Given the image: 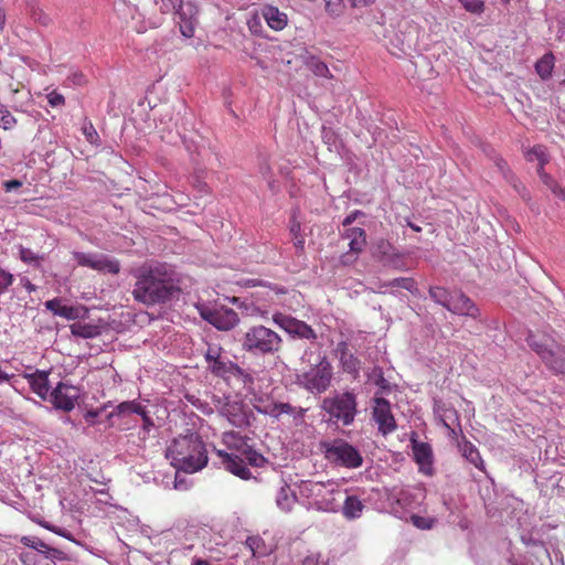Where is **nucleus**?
<instances>
[{
	"mask_svg": "<svg viewBox=\"0 0 565 565\" xmlns=\"http://www.w3.org/2000/svg\"><path fill=\"white\" fill-rule=\"evenodd\" d=\"M181 471L182 470H177V472H175L174 488L177 490H186L189 486H188V482L183 478H181V476H180Z\"/></svg>",
	"mask_w": 565,
	"mask_h": 565,
	"instance_id": "nucleus-61",
	"label": "nucleus"
},
{
	"mask_svg": "<svg viewBox=\"0 0 565 565\" xmlns=\"http://www.w3.org/2000/svg\"><path fill=\"white\" fill-rule=\"evenodd\" d=\"M390 52L396 56L407 54L415 47L419 38V26L412 20L401 19L392 31L385 34Z\"/></svg>",
	"mask_w": 565,
	"mask_h": 565,
	"instance_id": "nucleus-9",
	"label": "nucleus"
},
{
	"mask_svg": "<svg viewBox=\"0 0 565 565\" xmlns=\"http://www.w3.org/2000/svg\"><path fill=\"white\" fill-rule=\"evenodd\" d=\"M340 365L342 370L351 374L353 377H358L361 371V361L358 356H355L351 351L344 353L343 356L339 359Z\"/></svg>",
	"mask_w": 565,
	"mask_h": 565,
	"instance_id": "nucleus-33",
	"label": "nucleus"
},
{
	"mask_svg": "<svg viewBox=\"0 0 565 565\" xmlns=\"http://www.w3.org/2000/svg\"><path fill=\"white\" fill-rule=\"evenodd\" d=\"M22 184H23L22 181L14 179V180L4 181L2 183V186L6 192H12V191L20 189L22 186Z\"/></svg>",
	"mask_w": 565,
	"mask_h": 565,
	"instance_id": "nucleus-59",
	"label": "nucleus"
},
{
	"mask_svg": "<svg viewBox=\"0 0 565 565\" xmlns=\"http://www.w3.org/2000/svg\"><path fill=\"white\" fill-rule=\"evenodd\" d=\"M45 307L47 310L52 311L55 316L66 318V319H75V309L71 306L63 305L58 299H52L45 302Z\"/></svg>",
	"mask_w": 565,
	"mask_h": 565,
	"instance_id": "nucleus-35",
	"label": "nucleus"
},
{
	"mask_svg": "<svg viewBox=\"0 0 565 565\" xmlns=\"http://www.w3.org/2000/svg\"><path fill=\"white\" fill-rule=\"evenodd\" d=\"M342 236L349 239L350 252L361 253L366 246V233L361 227H349L342 233Z\"/></svg>",
	"mask_w": 565,
	"mask_h": 565,
	"instance_id": "nucleus-25",
	"label": "nucleus"
},
{
	"mask_svg": "<svg viewBox=\"0 0 565 565\" xmlns=\"http://www.w3.org/2000/svg\"><path fill=\"white\" fill-rule=\"evenodd\" d=\"M259 173L265 180H267L269 188H273V181L270 180L271 168L266 159H263L259 162Z\"/></svg>",
	"mask_w": 565,
	"mask_h": 565,
	"instance_id": "nucleus-56",
	"label": "nucleus"
},
{
	"mask_svg": "<svg viewBox=\"0 0 565 565\" xmlns=\"http://www.w3.org/2000/svg\"><path fill=\"white\" fill-rule=\"evenodd\" d=\"M245 545L249 548L252 556L255 558L268 556L273 552V548L268 546L265 540L259 535L248 536L245 541Z\"/></svg>",
	"mask_w": 565,
	"mask_h": 565,
	"instance_id": "nucleus-28",
	"label": "nucleus"
},
{
	"mask_svg": "<svg viewBox=\"0 0 565 565\" xmlns=\"http://www.w3.org/2000/svg\"><path fill=\"white\" fill-rule=\"evenodd\" d=\"M454 291H450L440 286H433L429 288V297L438 305L443 306L447 310L451 303Z\"/></svg>",
	"mask_w": 565,
	"mask_h": 565,
	"instance_id": "nucleus-34",
	"label": "nucleus"
},
{
	"mask_svg": "<svg viewBox=\"0 0 565 565\" xmlns=\"http://www.w3.org/2000/svg\"><path fill=\"white\" fill-rule=\"evenodd\" d=\"M19 257L20 259L29 265L39 267L43 257L34 253L31 248L24 247L22 245L19 246Z\"/></svg>",
	"mask_w": 565,
	"mask_h": 565,
	"instance_id": "nucleus-44",
	"label": "nucleus"
},
{
	"mask_svg": "<svg viewBox=\"0 0 565 565\" xmlns=\"http://www.w3.org/2000/svg\"><path fill=\"white\" fill-rule=\"evenodd\" d=\"M537 174L542 182L551 190V192L559 200L565 201V188L561 186L550 174L544 170H537Z\"/></svg>",
	"mask_w": 565,
	"mask_h": 565,
	"instance_id": "nucleus-37",
	"label": "nucleus"
},
{
	"mask_svg": "<svg viewBox=\"0 0 565 565\" xmlns=\"http://www.w3.org/2000/svg\"><path fill=\"white\" fill-rule=\"evenodd\" d=\"M529 161H539V169L544 170V166L548 162V156L544 146L537 145L529 149L525 153Z\"/></svg>",
	"mask_w": 565,
	"mask_h": 565,
	"instance_id": "nucleus-38",
	"label": "nucleus"
},
{
	"mask_svg": "<svg viewBox=\"0 0 565 565\" xmlns=\"http://www.w3.org/2000/svg\"><path fill=\"white\" fill-rule=\"evenodd\" d=\"M198 310L203 320L221 331L232 330L239 322L238 315L231 308H212L206 305H200Z\"/></svg>",
	"mask_w": 565,
	"mask_h": 565,
	"instance_id": "nucleus-13",
	"label": "nucleus"
},
{
	"mask_svg": "<svg viewBox=\"0 0 565 565\" xmlns=\"http://www.w3.org/2000/svg\"><path fill=\"white\" fill-rule=\"evenodd\" d=\"M303 64L316 75L319 77L324 78H331L332 75L329 71V67L327 64L322 61H320L317 56L310 54L309 52H306L305 55H302Z\"/></svg>",
	"mask_w": 565,
	"mask_h": 565,
	"instance_id": "nucleus-29",
	"label": "nucleus"
},
{
	"mask_svg": "<svg viewBox=\"0 0 565 565\" xmlns=\"http://www.w3.org/2000/svg\"><path fill=\"white\" fill-rule=\"evenodd\" d=\"M19 541L29 547L28 551H22L19 554L23 565H56V561L66 559V554L63 551L50 546L38 536L24 535Z\"/></svg>",
	"mask_w": 565,
	"mask_h": 565,
	"instance_id": "nucleus-7",
	"label": "nucleus"
},
{
	"mask_svg": "<svg viewBox=\"0 0 565 565\" xmlns=\"http://www.w3.org/2000/svg\"><path fill=\"white\" fill-rule=\"evenodd\" d=\"M439 418L444 427L448 429L449 434H456V429L452 428L450 425L451 423H456L458 428L460 429L459 414L452 406L445 409L444 413H439Z\"/></svg>",
	"mask_w": 565,
	"mask_h": 565,
	"instance_id": "nucleus-41",
	"label": "nucleus"
},
{
	"mask_svg": "<svg viewBox=\"0 0 565 565\" xmlns=\"http://www.w3.org/2000/svg\"><path fill=\"white\" fill-rule=\"evenodd\" d=\"M466 11L481 14L484 11V0H459Z\"/></svg>",
	"mask_w": 565,
	"mask_h": 565,
	"instance_id": "nucleus-51",
	"label": "nucleus"
},
{
	"mask_svg": "<svg viewBox=\"0 0 565 565\" xmlns=\"http://www.w3.org/2000/svg\"><path fill=\"white\" fill-rule=\"evenodd\" d=\"M295 501L296 495L294 494L289 486L286 483L281 486L276 495L277 507L282 511L288 512L291 510Z\"/></svg>",
	"mask_w": 565,
	"mask_h": 565,
	"instance_id": "nucleus-32",
	"label": "nucleus"
},
{
	"mask_svg": "<svg viewBox=\"0 0 565 565\" xmlns=\"http://www.w3.org/2000/svg\"><path fill=\"white\" fill-rule=\"evenodd\" d=\"M306 412V408L292 406L289 403H281L280 405L281 415L291 416L296 425H300L303 423Z\"/></svg>",
	"mask_w": 565,
	"mask_h": 565,
	"instance_id": "nucleus-43",
	"label": "nucleus"
},
{
	"mask_svg": "<svg viewBox=\"0 0 565 565\" xmlns=\"http://www.w3.org/2000/svg\"><path fill=\"white\" fill-rule=\"evenodd\" d=\"M177 291L174 271L167 265L140 268L136 273L134 299L145 306H154L170 300Z\"/></svg>",
	"mask_w": 565,
	"mask_h": 565,
	"instance_id": "nucleus-1",
	"label": "nucleus"
},
{
	"mask_svg": "<svg viewBox=\"0 0 565 565\" xmlns=\"http://www.w3.org/2000/svg\"><path fill=\"white\" fill-rule=\"evenodd\" d=\"M143 406L137 401H126L116 406V408L110 413V417L113 416H122L127 414H139Z\"/></svg>",
	"mask_w": 565,
	"mask_h": 565,
	"instance_id": "nucleus-39",
	"label": "nucleus"
},
{
	"mask_svg": "<svg viewBox=\"0 0 565 565\" xmlns=\"http://www.w3.org/2000/svg\"><path fill=\"white\" fill-rule=\"evenodd\" d=\"M332 375V366L327 356H319L318 363L299 377V384L312 394H321L331 385Z\"/></svg>",
	"mask_w": 565,
	"mask_h": 565,
	"instance_id": "nucleus-12",
	"label": "nucleus"
},
{
	"mask_svg": "<svg viewBox=\"0 0 565 565\" xmlns=\"http://www.w3.org/2000/svg\"><path fill=\"white\" fill-rule=\"evenodd\" d=\"M462 456L477 469L484 471V461L482 460L478 448L470 441L465 440L460 446Z\"/></svg>",
	"mask_w": 565,
	"mask_h": 565,
	"instance_id": "nucleus-30",
	"label": "nucleus"
},
{
	"mask_svg": "<svg viewBox=\"0 0 565 565\" xmlns=\"http://www.w3.org/2000/svg\"><path fill=\"white\" fill-rule=\"evenodd\" d=\"M320 407L329 423L350 426L358 414L356 395L352 391L334 392L323 398Z\"/></svg>",
	"mask_w": 565,
	"mask_h": 565,
	"instance_id": "nucleus-5",
	"label": "nucleus"
},
{
	"mask_svg": "<svg viewBox=\"0 0 565 565\" xmlns=\"http://www.w3.org/2000/svg\"><path fill=\"white\" fill-rule=\"evenodd\" d=\"M50 371L35 370L32 373H23V377L28 381L31 390L42 401H46L50 397L53 387L50 385L49 380Z\"/></svg>",
	"mask_w": 565,
	"mask_h": 565,
	"instance_id": "nucleus-21",
	"label": "nucleus"
},
{
	"mask_svg": "<svg viewBox=\"0 0 565 565\" xmlns=\"http://www.w3.org/2000/svg\"><path fill=\"white\" fill-rule=\"evenodd\" d=\"M320 563V554L319 553H311L308 556H306L301 564L302 565H319Z\"/></svg>",
	"mask_w": 565,
	"mask_h": 565,
	"instance_id": "nucleus-60",
	"label": "nucleus"
},
{
	"mask_svg": "<svg viewBox=\"0 0 565 565\" xmlns=\"http://www.w3.org/2000/svg\"><path fill=\"white\" fill-rule=\"evenodd\" d=\"M214 406L218 415L236 428H247L254 420L252 409L242 399L222 396L214 399Z\"/></svg>",
	"mask_w": 565,
	"mask_h": 565,
	"instance_id": "nucleus-10",
	"label": "nucleus"
},
{
	"mask_svg": "<svg viewBox=\"0 0 565 565\" xmlns=\"http://www.w3.org/2000/svg\"><path fill=\"white\" fill-rule=\"evenodd\" d=\"M361 214H362V212H361V211H358V210H356V211L351 212V213H350L349 215H347V216L344 217V220L342 221V225H343V227L349 228V227H350V225H351V224L356 220V217H358L359 215H361Z\"/></svg>",
	"mask_w": 565,
	"mask_h": 565,
	"instance_id": "nucleus-62",
	"label": "nucleus"
},
{
	"mask_svg": "<svg viewBox=\"0 0 565 565\" xmlns=\"http://www.w3.org/2000/svg\"><path fill=\"white\" fill-rule=\"evenodd\" d=\"M280 405L281 403H271L264 407H256V409L260 414L268 415L273 418L279 419V417L281 416Z\"/></svg>",
	"mask_w": 565,
	"mask_h": 565,
	"instance_id": "nucleus-53",
	"label": "nucleus"
},
{
	"mask_svg": "<svg viewBox=\"0 0 565 565\" xmlns=\"http://www.w3.org/2000/svg\"><path fill=\"white\" fill-rule=\"evenodd\" d=\"M412 449L414 460L419 466V471L431 476L434 473V455L430 445L412 438Z\"/></svg>",
	"mask_w": 565,
	"mask_h": 565,
	"instance_id": "nucleus-20",
	"label": "nucleus"
},
{
	"mask_svg": "<svg viewBox=\"0 0 565 565\" xmlns=\"http://www.w3.org/2000/svg\"><path fill=\"white\" fill-rule=\"evenodd\" d=\"M343 494L341 490L334 489V493L324 494L321 501L318 502V511L337 513L340 511L341 504L339 502L340 497Z\"/></svg>",
	"mask_w": 565,
	"mask_h": 565,
	"instance_id": "nucleus-31",
	"label": "nucleus"
},
{
	"mask_svg": "<svg viewBox=\"0 0 565 565\" xmlns=\"http://www.w3.org/2000/svg\"><path fill=\"white\" fill-rule=\"evenodd\" d=\"M68 81L72 82L74 85H83L85 82V77L79 72H74L72 75L68 76Z\"/></svg>",
	"mask_w": 565,
	"mask_h": 565,
	"instance_id": "nucleus-63",
	"label": "nucleus"
},
{
	"mask_svg": "<svg viewBox=\"0 0 565 565\" xmlns=\"http://www.w3.org/2000/svg\"><path fill=\"white\" fill-rule=\"evenodd\" d=\"M238 342L242 351L252 356L274 355L280 351L282 345L281 337L262 324L249 327Z\"/></svg>",
	"mask_w": 565,
	"mask_h": 565,
	"instance_id": "nucleus-4",
	"label": "nucleus"
},
{
	"mask_svg": "<svg viewBox=\"0 0 565 565\" xmlns=\"http://www.w3.org/2000/svg\"><path fill=\"white\" fill-rule=\"evenodd\" d=\"M382 286L383 287H397V288H402V289H405V290H407V291H409L412 294H415L418 290L416 280L414 278H411V277L394 278L392 280L383 282Z\"/></svg>",
	"mask_w": 565,
	"mask_h": 565,
	"instance_id": "nucleus-40",
	"label": "nucleus"
},
{
	"mask_svg": "<svg viewBox=\"0 0 565 565\" xmlns=\"http://www.w3.org/2000/svg\"><path fill=\"white\" fill-rule=\"evenodd\" d=\"M527 345L542 360L544 365L556 375H565V348L546 338L539 339L529 332L525 339Z\"/></svg>",
	"mask_w": 565,
	"mask_h": 565,
	"instance_id": "nucleus-8",
	"label": "nucleus"
},
{
	"mask_svg": "<svg viewBox=\"0 0 565 565\" xmlns=\"http://www.w3.org/2000/svg\"><path fill=\"white\" fill-rule=\"evenodd\" d=\"M332 486L331 482L323 483L320 481L303 480L299 484V492L302 497L311 500V504L317 509L318 502L322 500L324 494H333L334 488H328Z\"/></svg>",
	"mask_w": 565,
	"mask_h": 565,
	"instance_id": "nucleus-19",
	"label": "nucleus"
},
{
	"mask_svg": "<svg viewBox=\"0 0 565 565\" xmlns=\"http://www.w3.org/2000/svg\"><path fill=\"white\" fill-rule=\"evenodd\" d=\"M79 395L81 392L78 387L68 382H58L56 386L52 388L47 401L55 409L68 413L75 408Z\"/></svg>",
	"mask_w": 565,
	"mask_h": 565,
	"instance_id": "nucleus-16",
	"label": "nucleus"
},
{
	"mask_svg": "<svg viewBox=\"0 0 565 565\" xmlns=\"http://www.w3.org/2000/svg\"><path fill=\"white\" fill-rule=\"evenodd\" d=\"M222 351L223 350L220 345L210 344L204 353V359L207 365L212 364L215 360L221 359L223 356Z\"/></svg>",
	"mask_w": 565,
	"mask_h": 565,
	"instance_id": "nucleus-52",
	"label": "nucleus"
},
{
	"mask_svg": "<svg viewBox=\"0 0 565 565\" xmlns=\"http://www.w3.org/2000/svg\"><path fill=\"white\" fill-rule=\"evenodd\" d=\"M273 321L292 337L307 340L317 339L315 330L305 321L298 320L281 312L275 313L273 316Z\"/></svg>",
	"mask_w": 565,
	"mask_h": 565,
	"instance_id": "nucleus-17",
	"label": "nucleus"
},
{
	"mask_svg": "<svg viewBox=\"0 0 565 565\" xmlns=\"http://www.w3.org/2000/svg\"><path fill=\"white\" fill-rule=\"evenodd\" d=\"M223 441L230 451L217 450L222 465L228 472L243 480L252 478L247 465L263 467L267 462L266 458L249 446L246 439L236 431H225L223 434Z\"/></svg>",
	"mask_w": 565,
	"mask_h": 565,
	"instance_id": "nucleus-2",
	"label": "nucleus"
},
{
	"mask_svg": "<svg viewBox=\"0 0 565 565\" xmlns=\"http://www.w3.org/2000/svg\"><path fill=\"white\" fill-rule=\"evenodd\" d=\"M46 98L51 107H61L65 104L64 96L56 90H52L51 93H49L46 95Z\"/></svg>",
	"mask_w": 565,
	"mask_h": 565,
	"instance_id": "nucleus-55",
	"label": "nucleus"
},
{
	"mask_svg": "<svg viewBox=\"0 0 565 565\" xmlns=\"http://www.w3.org/2000/svg\"><path fill=\"white\" fill-rule=\"evenodd\" d=\"M138 415H140L142 419V427L139 431V436L141 439H146L149 436L151 429L154 427V423L148 415V412L145 407L141 408V412H139Z\"/></svg>",
	"mask_w": 565,
	"mask_h": 565,
	"instance_id": "nucleus-48",
	"label": "nucleus"
},
{
	"mask_svg": "<svg viewBox=\"0 0 565 565\" xmlns=\"http://www.w3.org/2000/svg\"><path fill=\"white\" fill-rule=\"evenodd\" d=\"M17 124V119L11 114V111L4 106L0 104V127L4 130L12 129Z\"/></svg>",
	"mask_w": 565,
	"mask_h": 565,
	"instance_id": "nucleus-46",
	"label": "nucleus"
},
{
	"mask_svg": "<svg viewBox=\"0 0 565 565\" xmlns=\"http://www.w3.org/2000/svg\"><path fill=\"white\" fill-rule=\"evenodd\" d=\"M72 334L83 339H92L98 335L97 327L88 323H74L71 327Z\"/></svg>",
	"mask_w": 565,
	"mask_h": 565,
	"instance_id": "nucleus-42",
	"label": "nucleus"
},
{
	"mask_svg": "<svg viewBox=\"0 0 565 565\" xmlns=\"http://www.w3.org/2000/svg\"><path fill=\"white\" fill-rule=\"evenodd\" d=\"M326 10L333 15H338L341 12L342 0H323Z\"/></svg>",
	"mask_w": 565,
	"mask_h": 565,
	"instance_id": "nucleus-57",
	"label": "nucleus"
},
{
	"mask_svg": "<svg viewBox=\"0 0 565 565\" xmlns=\"http://www.w3.org/2000/svg\"><path fill=\"white\" fill-rule=\"evenodd\" d=\"M166 457L175 470L185 473L202 470L209 461L205 444L195 433L174 438L167 447Z\"/></svg>",
	"mask_w": 565,
	"mask_h": 565,
	"instance_id": "nucleus-3",
	"label": "nucleus"
},
{
	"mask_svg": "<svg viewBox=\"0 0 565 565\" xmlns=\"http://www.w3.org/2000/svg\"><path fill=\"white\" fill-rule=\"evenodd\" d=\"M372 415L382 435L385 436L396 430L397 425L392 414L391 404L384 397L374 399Z\"/></svg>",
	"mask_w": 565,
	"mask_h": 565,
	"instance_id": "nucleus-18",
	"label": "nucleus"
},
{
	"mask_svg": "<svg viewBox=\"0 0 565 565\" xmlns=\"http://www.w3.org/2000/svg\"><path fill=\"white\" fill-rule=\"evenodd\" d=\"M162 13L174 12L181 34L191 39L196 25L198 8L192 2L183 3L182 0H156Z\"/></svg>",
	"mask_w": 565,
	"mask_h": 565,
	"instance_id": "nucleus-11",
	"label": "nucleus"
},
{
	"mask_svg": "<svg viewBox=\"0 0 565 565\" xmlns=\"http://www.w3.org/2000/svg\"><path fill=\"white\" fill-rule=\"evenodd\" d=\"M324 459L334 467L358 469L363 465V456L358 447L342 438L320 441Z\"/></svg>",
	"mask_w": 565,
	"mask_h": 565,
	"instance_id": "nucleus-6",
	"label": "nucleus"
},
{
	"mask_svg": "<svg viewBox=\"0 0 565 565\" xmlns=\"http://www.w3.org/2000/svg\"><path fill=\"white\" fill-rule=\"evenodd\" d=\"M20 284L23 288L28 290L29 294L35 291L36 286L31 282V280L28 277H21Z\"/></svg>",
	"mask_w": 565,
	"mask_h": 565,
	"instance_id": "nucleus-64",
	"label": "nucleus"
},
{
	"mask_svg": "<svg viewBox=\"0 0 565 565\" xmlns=\"http://www.w3.org/2000/svg\"><path fill=\"white\" fill-rule=\"evenodd\" d=\"M412 523L420 530H430L436 524L437 520L429 516H420L417 514H411Z\"/></svg>",
	"mask_w": 565,
	"mask_h": 565,
	"instance_id": "nucleus-49",
	"label": "nucleus"
},
{
	"mask_svg": "<svg viewBox=\"0 0 565 565\" xmlns=\"http://www.w3.org/2000/svg\"><path fill=\"white\" fill-rule=\"evenodd\" d=\"M373 255L385 266L399 267L401 255L386 239H379L373 248Z\"/></svg>",
	"mask_w": 565,
	"mask_h": 565,
	"instance_id": "nucleus-23",
	"label": "nucleus"
},
{
	"mask_svg": "<svg viewBox=\"0 0 565 565\" xmlns=\"http://www.w3.org/2000/svg\"><path fill=\"white\" fill-rule=\"evenodd\" d=\"M495 166L499 171L502 173V177L509 182L516 191H519V186L516 184L515 175L509 170L507 162L502 158H498L495 160Z\"/></svg>",
	"mask_w": 565,
	"mask_h": 565,
	"instance_id": "nucleus-47",
	"label": "nucleus"
},
{
	"mask_svg": "<svg viewBox=\"0 0 565 565\" xmlns=\"http://www.w3.org/2000/svg\"><path fill=\"white\" fill-rule=\"evenodd\" d=\"M207 370L214 376L222 377L226 382L236 380L243 385L253 383V376L247 371L224 355L221 359L215 360L212 364L207 365Z\"/></svg>",
	"mask_w": 565,
	"mask_h": 565,
	"instance_id": "nucleus-15",
	"label": "nucleus"
},
{
	"mask_svg": "<svg viewBox=\"0 0 565 565\" xmlns=\"http://www.w3.org/2000/svg\"><path fill=\"white\" fill-rule=\"evenodd\" d=\"M554 67L553 54H545L535 63V71L542 79L551 77Z\"/></svg>",
	"mask_w": 565,
	"mask_h": 565,
	"instance_id": "nucleus-36",
	"label": "nucleus"
},
{
	"mask_svg": "<svg viewBox=\"0 0 565 565\" xmlns=\"http://www.w3.org/2000/svg\"><path fill=\"white\" fill-rule=\"evenodd\" d=\"M450 312L459 316L477 318L479 309L477 305L462 291H454L451 303L448 309Z\"/></svg>",
	"mask_w": 565,
	"mask_h": 565,
	"instance_id": "nucleus-22",
	"label": "nucleus"
},
{
	"mask_svg": "<svg viewBox=\"0 0 565 565\" xmlns=\"http://www.w3.org/2000/svg\"><path fill=\"white\" fill-rule=\"evenodd\" d=\"M350 352L349 344L347 340H341L337 343L334 348V354L338 359L344 355V353Z\"/></svg>",
	"mask_w": 565,
	"mask_h": 565,
	"instance_id": "nucleus-58",
	"label": "nucleus"
},
{
	"mask_svg": "<svg viewBox=\"0 0 565 565\" xmlns=\"http://www.w3.org/2000/svg\"><path fill=\"white\" fill-rule=\"evenodd\" d=\"M262 13L273 30L280 31L287 25V15L274 6H265Z\"/></svg>",
	"mask_w": 565,
	"mask_h": 565,
	"instance_id": "nucleus-27",
	"label": "nucleus"
},
{
	"mask_svg": "<svg viewBox=\"0 0 565 565\" xmlns=\"http://www.w3.org/2000/svg\"><path fill=\"white\" fill-rule=\"evenodd\" d=\"M13 281L14 276L11 273L0 269V295L4 294Z\"/></svg>",
	"mask_w": 565,
	"mask_h": 565,
	"instance_id": "nucleus-54",
	"label": "nucleus"
},
{
	"mask_svg": "<svg viewBox=\"0 0 565 565\" xmlns=\"http://www.w3.org/2000/svg\"><path fill=\"white\" fill-rule=\"evenodd\" d=\"M424 498V491L420 489H402L397 493L396 505L403 510L412 511L420 505Z\"/></svg>",
	"mask_w": 565,
	"mask_h": 565,
	"instance_id": "nucleus-24",
	"label": "nucleus"
},
{
	"mask_svg": "<svg viewBox=\"0 0 565 565\" xmlns=\"http://www.w3.org/2000/svg\"><path fill=\"white\" fill-rule=\"evenodd\" d=\"M82 131H83V135L85 136L86 140L90 143V145H99L100 142V139H99V136L97 134V130L95 129L94 125L88 121V120H85V122L83 124V127H82Z\"/></svg>",
	"mask_w": 565,
	"mask_h": 565,
	"instance_id": "nucleus-50",
	"label": "nucleus"
},
{
	"mask_svg": "<svg viewBox=\"0 0 565 565\" xmlns=\"http://www.w3.org/2000/svg\"><path fill=\"white\" fill-rule=\"evenodd\" d=\"M72 256L77 265L88 267L97 271L115 275L120 270L119 262L105 254L73 252Z\"/></svg>",
	"mask_w": 565,
	"mask_h": 565,
	"instance_id": "nucleus-14",
	"label": "nucleus"
},
{
	"mask_svg": "<svg viewBox=\"0 0 565 565\" xmlns=\"http://www.w3.org/2000/svg\"><path fill=\"white\" fill-rule=\"evenodd\" d=\"M29 12L34 22L47 26L51 23V18L40 7L34 3L29 4Z\"/></svg>",
	"mask_w": 565,
	"mask_h": 565,
	"instance_id": "nucleus-45",
	"label": "nucleus"
},
{
	"mask_svg": "<svg viewBox=\"0 0 565 565\" xmlns=\"http://www.w3.org/2000/svg\"><path fill=\"white\" fill-rule=\"evenodd\" d=\"M345 498L340 508L341 513L347 520H355L362 515L364 504L356 495L348 494L344 492Z\"/></svg>",
	"mask_w": 565,
	"mask_h": 565,
	"instance_id": "nucleus-26",
	"label": "nucleus"
}]
</instances>
